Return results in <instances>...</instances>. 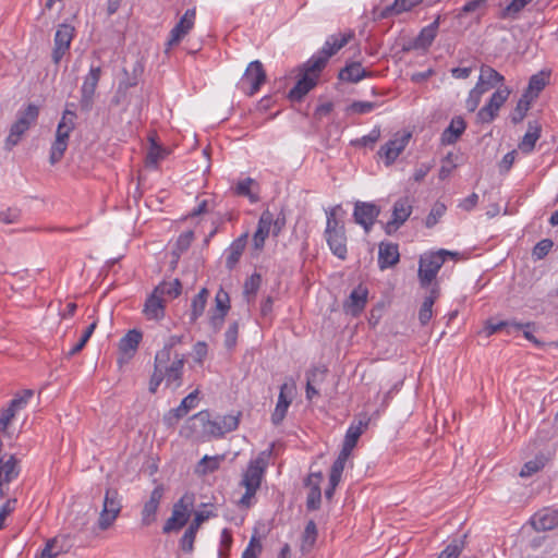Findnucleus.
Masks as SVG:
<instances>
[{"label":"nucleus","mask_w":558,"mask_h":558,"mask_svg":"<svg viewBox=\"0 0 558 558\" xmlns=\"http://www.w3.org/2000/svg\"><path fill=\"white\" fill-rule=\"evenodd\" d=\"M170 360L171 355H168L167 351H158L155 355L154 367L157 372L159 369L167 387L177 389L183 384L185 356L175 353L173 360Z\"/></svg>","instance_id":"1"},{"label":"nucleus","mask_w":558,"mask_h":558,"mask_svg":"<svg viewBox=\"0 0 558 558\" xmlns=\"http://www.w3.org/2000/svg\"><path fill=\"white\" fill-rule=\"evenodd\" d=\"M265 469L266 461L260 457L248 463L240 483L241 486L245 487V493L240 499L241 506L248 508L252 505V499L260 487Z\"/></svg>","instance_id":"2"},{"label":"nucleus","mask_w":558,"mask_h":558,"mask_svg":"<svg viewBox=\"0 0 558 558\" xmlns=\"http://www.w3.org/2000/svg\"><path fill=\"white\" fill-rule=\"evenodd\" d=\"M457 253L450 252L447 250H439L437 252H432L428 254H424L420 257L418 265V281L422 288H427L435 280L439 269L444 265L447 256H456Z\"/></svg>","instance_id":"3"},{"label":"nucleus","mask_w":558,"mask_h":558,"mask_svg":"<svg viewBox=\"0 0 558 558\" xmlns=\"http://www.w3.org/2000/svg\"><path fill=\"white\" fill-rule=\"evenodd\" d=\"M242 413L228 414L220 417L219 421L209 420L207 411H201L192 416L193 421L199 422L205 433L214 437H222L227 433L233 432L238 428Z\"/></svg>","instance_id":"4"},{"label":"nucleus","mask_w":558,"mask_h":558,"mask_svg":"<svg viewBox=\"0 0 558 558\" xmlns=\"http://www.w3.org/2000/svg\"><path fill=\"white\" fill-rule=\"evenodd\" d=\"M353 37V33H339L336 35H331L325 41L323 48L318 51V53L312 56L308 60V70L310 71H323L326 66L329 58L335 56L340 49H342Z\"/></svg>","instance_id":"5"},{"label":"nucleus","mask_w":558,"mask_h":558,"mask_svg":"<svg viewBox=\"0 0 558 558\" xmlns=\"http://www.w3.org/2000/svg\"><path fill=\"white\" fill-rule=\"evenodd\" d=\"M38 116L39 108L34 104H29L24 110L17 112L16 121L12 124L5 140V147L8 149H11L21 141L31 125L36 123Z\"/></svg>","instance_id":"6"},{"label":"nucleus","mask_w":558,"mask_h":558,"mask_svg":"<svg viewBox=\"0 0 558 558\" xmlns=\"http://www.w3.org/2000/svg\"><path fill=\"white\" fill-rule=\"evenodd\" d=\"M267 74L263 63L255 60L248 63L239 83V88L247 96L255 95L266 82Z\"/></svg>","instance_id":"7"},{"label":"nucleus","mask_w":558,"mask_h":558,"mask_svg":"<svg viewBox=\"0 0 558 558\" xmlns=\"http://www.w3.org/2000/svg\"><path fill=\"white\" fill-rule=\"evenodd\" d=\"M121 501L117 489L108 488L105 494L102 510L99 514L98 526L101 531L108 530L121 511Z\"/></svg>","instance_id":"8"},{"label":"nucleus","mask_w":558,"mask_h":558,"mask_svg":"<svg viewBox=\"0 0 558 558\" xmlns=\"http://www.w3.org/2000/svg\"><path fill=\"white\" fill-rule=\"evenodd\" d=\"M102 70L100 66L92 65L89 72L84 77L83 85L81 87V99L80 107L82 111L88 112L92 110L94 105V97L96 88L101 77Z\"/></svg>","instance_id":"9"},{"label":"nucleus","mask_w":558,"mask_h":558,"mask_svg":"<svg viewBox=\"0 0 558 558\" xmlns=\"http://www.w3.org/2000/svg\"><path fill=\"white\" fill-rule=\"evenodd\" d=\"M196 19V9H189L185 11L180 21L170 31L169 39L166 43L165 52L169 53L172 47L179 45V43L190 33L194 27Z\"/></svg>","instance_id":"10"},{"label":"nucleus","mask_w":558,"mask_h":558,"mask_svg":"<svg viewBox=\"0 0 558 558\" xmlns=\"http://www.w3.org/2000/svg\"><path fill=\"white\" fill-rule=\"evenodd\" d=\"M320 72L310 71L308 61L305 62L303 64V73L294 87L289 92L288 98L291 101H301L316 86Z\"/></svg>","instance_id":"11"},{"label":"nucleus","mask_w":558,"mask_h":558,"mask_svg":"<svg viewBox=\"0 0 558 558\" xmlns=\"http://www.w3.org/2000/svg\"><path fill=\"white\" fill-rule=\"evenodd\" d=\"M74 27L70 24H60L54 35V47L52 50V61L59 64L64 54L69 51L74 37Z\"/></svg>","instance_id":"12"},{"label":"nucleus","mask_w":558,"mask_h":558,"mask_svg":"<svg viewBox=\"0 0 558 558\" xmlns=\"http://www.w3.org/2000/svg\"><path fill=\"white\" fill-rule=\"evenodd\" d=\"M380 214V208L374 203L356 202L353 217L357 225H361L368 232Z\"/></svg>","instance_id":"13"},{"label":"nucleus","mask_w":558,"mask_h":558,"mask_svg":"<svg viewBox=\"0 0 558 558\" xmlns=\"http://www.w3.org/2000/svg\"><path fill=\"white\" fill-rule=\"evenodd\" d=\"M185 498L186 496H183L178 502L174 504L172 514L166 521L162 527L163 533L179 531L187 523L190 518V505L185 504Z\"/></svg>","instance_id":"14"},{"label":"nucleus","mask_w":558,"mask_h":558,"mask_svg":"<svg viewBox=\"0 0 558 558\" xmlns=\"http://www.w3.org/2000/svg\"><path fill=\"white\" fill-rule=\"evenodd\" d=\"M412 213V205L408 197L399 198L392 208V219L389 220L385 226L387 234H391L397 231L410 217Z\"/></svg>","instance_id":"15"},{"label":"nucleus","mask_w":558,"mask_h":558,"mask_svg":"<svg viewBox=\"0 0 558 558\" xmlns=\"http://www.w3.org/2000/svg\"><path fill=\"white\" fill-rule=\"evenodd\" d=\"M143 335L140 330L132 329L126 332L119 341L120 356L118 363L120 365L128 363L136 353Z\"/></svg>","instance_id":"16"},{"label":"nucleus","mask_w":558,"mask_h":558,"mask_svg":"<svg viewBox=\"0 0 558 558\" xmlns=\"http://www.w3.org/2000/svg\"><path fill=\"white\" fill-rule=\"evenodd\" d=\"M410 133H405L402 135L396 134L393 138H391L384 146H381L378 154L380 157L385 158V163L387 166L393 163L395 160L399 157V155L404 150L410 141Z\"/></svg>","instance_id":"17"},{"label":"nucleus","mask_w":558,"mask_h":558,"mask_svg":"<svg viewBox=\"0 0 558 558\" xmlns=\"http://www.w3.org/2000/svg\"><path fill=\"white\" fill-rule=\"evenodd\" d=\"M294 390L293 385L287 383L280 386L278 401L276 408L271 414V422L274 425H279L284 420L287 411L292 402V392Z\"/></svg>","instance_id":"18"},{"label":"nucleus","mask_w":558,"mask_h":558,"mask_svg":"<svg viewBox=\"0 0 558 558\" xmlns=\"http://www.w3.org/2000/svg\"><path fill=\"white\" fill-rule=\"evenodd\" d=\"M163 496L162 485H158L151 492L149 499L144 504L142 509V524L148 526L156 521V514Z\"/></svg>","instance_id":"19"},{"label":"nucleus","mask_w":558,"mask_h":558,"mask_svg":"<svg viewBox=\"0 0 558 558\" xmlns=\"http://www.w3.org/2000/svg\"><path fill=\"white\" fill-rule=\"evenodd\" d=\"M531 525L537 532H545L558 526V510L545 508L531 518Z\"/></svg>","instance_id":"20"},{"label":"nucleus","mask_w":558,"mask_h":558,"mask_svg":"<svg viewBox=\"0 0 558 558\" xmlns=\"http://www.w3.org/2000/svg\"><path fill=\"white\" fill-rule=\"evenodd\" d=\"M440 20L441 16L438 15L433 23L423 27L418 35L414 38L411 48L423 50L428 49L437 36Z\"/></svg>","instance_id":"21"},{"label":"nucleus","mask_w":558,"mask_h":558,"mask_svg":"<svg viewBox=\"0 0 558 558\" xmlns=\"http://www.w3.org/2000/svg\"><path fill=\"white\" fill-rule=\"evenodd\" d=\"M418 4H421L418 0H395L390 5L381 10L375 9L374 15L378 20H384L403 12H409Z\"/></svg>","instance_id":"22"},{"label":"nucleus","mask_w":558,"mask_h":558,"mask_svg":"<svg viewBox=\"0 0 558 558\" xmlns=\"http://www.w3.org/2000/svg\"><path fill=\"white\" fill-rule=\"evenodd\" d=\"M368 291L363 286H359L355 288L349 295L348 300L344 303V310L347 313L356 316L359 315L365 307L367 302Z\"/></svg>","instance_id":"23"},{"label":"nucleus","mask_w":558,"mask_h":558,"mask_svg":"<svg viewBox=\"0 0 558 558\" xmlns=\"http://www.w3.org/2000/svg\"><path fill=\"white\" fill-rule=\"evenodd\" d=\"M271 226L272 213L269 210L263 211L258 220L257 230L253 235V244L256 250H262L264 247L265 240L271 231Z\"/></svg>","instance_id":"24"},{"label":"nucleus","mask_w":558,"mask_h":558,"mask_svg":"<svg viewBox=\"0 0 558 558\" xmlns=\"http://www.w3.org/2000/svg\"><path fill=\"white\" fill-rule=\"evenodd\" d=\"M504 81V75H501L492 66L484 64L481 66V73L476 86L486 93L488 89L495 88L498 85H502Z\"/></svg>","instance_id":"25"},{"label":"nucleus","mask_w":558,"mask_h":558,"mask_svg":"<svg viewBox=\"0 0 558 558\" xmlns=\"http://www.w3.org/2000/svg\"><path fill=\"white\" fill-rule=\"evenodd\" d=\"M400 259L398 244L380 243L378 251V265L380 269H386L398 264Z\"/></svg>","instance_id":"26"},{"label":"nucleus","mask_w":558,"mask_h":558,"mask_svg":"<svg viewBox=\"0 0 558 558\" xmlns=\"http://www.w3.org/2000/svg\"><path fill=\"white\" fill-rule=\"evenodd\" d=\"M466 123L460 116L452 118L450 124L444 130L441 134V143L447 145L454 144L460 136L464 133Z\"/></svg>","instance_id":"27"},{"label":"nucleus","mask_w":558,"mask_h":558,"mask_svg":"<svg viewBox=\"0 0 558 558\" xmlns=\"http://www.w3.org/2000/svg\"><path fill=\"white\" fill-rule=\"evenodd\" d=\"M161 296L154 289L153 293L147 298L143 311L146 318L161 319L165 316V303Z\"/></svg>","instance_id":"28"},{"label":"nucleus","mask_w":558,"mask_h":558,"mask_svg":"<svg viewBox=\"0 0 558 558\" xmlns=\"http://www.w3.org/2000/svg\"><path fill=\"white\" fill-rule=\"evenodd\" d=\"M372 76V72L365 70L360 62H351L340 70L338 77L349 83H357L365 77Z\"/></svg>","instance_id":"29"},{"label":"nucleus","mask_w":558,"mask_h":558,"mask_svg":"<svg viewBox=\"0 0 558 558\" xmlns=\"http://www.w3.org/2000/svg\"><path fill=\"white\" fill-rule=\"evenodd\" d=\"M247 235L243 234L235 239L227 250L226 267L232 270L238 265L246 246Z\"/></svg>","instance_id":"30"},{"label":"nucleus","mask_w":558,"mask_h":558,"mask_svg":"<svg viewBox=\"0 0 558 558\" xmlns=\"http://www.w3.org/2000/svg\"><path fill=\"white\" fill-rule=\"evenodd\" d=\"M330 251L340 259L347 258L345 230L325 235Z\"/></svg>","instance_id":"31"},{"label":"nucleus","mask_w":558,"mask_h":558,"mask_svg":"<svg viewBox=\"0 0 558 558\" xmlns=\"http://www.w3.org/2000/svg\"><path fill=\"white\" fill-rule=\"evenodd\" d=\"M541 125L532 122H529L527 132L524 134L523 138L519 143V149L523 154H530L533 151L536 142L541 137Z\"/></svg>","instance_id":"32"},{"label":"nucleus","mask_w":558,"mask_h":558,"mask_svg":"<svg viewBox=\"0 0 558 558\" xmlns=\"http://www.w3.org/2000/svg\"><path fill=\"white\" fill-rule=\"evenodd\" d=\"M76 113L72 110L65 109L61 121L58 124L56 138L68 142L70 133L75 126Z\"/></svg>","instance_id":"33"},{"label":"nucleus","mask_w":558,"mask_h":558,"mask_svg":"<svg viewBox=\"0 0 558 558\" xmlns=\"http://www.w3.org/2000/svg\"><path fill=\"white\" fill-rule=\"evenodd\" d=\"M209 291L203 288L193 299L191 303V312L189 314L190 323L194 324L204 314L207 304Z\"/></svg>","instance_id":"34"},{"label":"nucleus","mask_w":558,"mask_h":558,"mask_svg":"<svg viewBox=\"0 0 558 558\" xmlns=\"http://www.w3.org/2000/svg\"><path fill=\"white\" fill-rule=\"evenodd\" d=\"M532 101H533V96H529V94H523L521 96V98L519 99L515 108L513 109V111L510 116L511 122L513 124H518L521 121H523V119L526 116V112L529 111V109L531 107Z\"/></svg>","instance_id":"35"},{"label":"nucleus","mask_w":558,"mask_h":558,"mask_svg":"<svg viewBox=\"0 0 558 558\" xmlns=\"http://www.w3.org/2000/svg\"><path fill=\"white\" fill-rule=\"evenodd\" d=\"M548 458H546L544 454L536 456L533 460H530L524 463L520 471L521 477H530L533 474L541 471L547 463Z\"/></svg>","instance_id":"36"},{"label":"nucleus","mask_w":558,"mask_h":558,"mask_svg":"<svg viewBox=\"0 0 558 558\" xmlns=\"http://www.w3.org/2000/svg\"><path fill=\"white\" fill-rule=\"evenodd\" d=\"M546 80L547 77L543 72L532 75L527 88L523 94H529V96H533L534 100L538 96V94L545 88L547 84Z\"/></svg>","instance_id":"37"},{"label":"nucleus","mask_w":558,"mask_h":558,"mask_svg":"<svg viewBox=\"0 0 558 558\" xmlns=\"http://www.w3.org/2000/svg\"><path fill=\"white\" fill-rule=\"evenodd\" d=\"M533 0H512L500 12L501 19H517L519 13Z\"/></svg>","instance_id":"38"},{"label":"nucleus","mask_w":558,"mask_h":558,"mask_svg":"<svg viewBox=\"0 0 558 558\" xmlns=\"http://www.w3.org/2000/svg\"><path fill=\"white\" fill-rule=\"evenodd\" d=\"M317 538V527L313 520L308 521L302 537V550L308 551L313 548Z\"/></svg>","instance_id":"39"},{"label":"nucleus","mask_w":558,"mask_h":558,"mask_svg":"<svg viewBox=\"0 0 558 558\" xmlns=\"http://www.w3.org/2000/svg\"><path fill=\"white\" fill-rule=\"evenodd\" d=\"M181 282L179 279H174L173 281L167 282L162 281L160 282L156 288V292H158L161 295H169L171 298H177L181 293Z\"/></svg>","instance_id":"40"},{"label":"nucleus","mask_w":558,"mask_h":558,"mask_svg":"<svg viewBox=\"0 0 558 558\" xmlns=\"http://www.w3.org/2000/svg\"><path fill=\"white\" fill-rule=\"evenodd\" d=\"M531 326H533L532 323L521 324V323H517V322H504V320L498 322V323H493L492 320H489V322H487L486 330H487L488 335H493V333L500 331L501 329H504L506 327H512L515 330H521L524 327H531Z\"/></svg>","instance_id":"41"},{"label":"nucleus","mask_w":558,"mask_h":558,"mask_svg":"<svg viewBox=\"0 0 558 558\" xmlns=\"http://www.w3.org/2000/svg\"><path fill=\"white\" fill-rule=\"evenodd\" d=\"M222 457H208L205 456L203 459L198 462L197 465V472L202 474L213 473L216 470L219 469L220 462L222 461Z\"/></svg>","instance_id":"42"},{"label":"nucleus","mask_w":558,"mask_h":558,"mask_svg":"<svg viewBox=\"0 0 558 558\" xmlns=\"http://www.w3.org/2000/svg\"><path fill=\"white\" fill-rule=\"evenodd\" d=\"M256 184L255 180L252 178H246L242 181H239L235 186V194L239 196L247 197L252 203L258 201V196L251 191V186Z\"/></svg>","instance_id":"43"},{"label":"nucleus","mask_w":558,"mask_h":558,"mask_svg":"<svg viewBox=\"0 0 558 558\" xmlns=\"http://www.w3.org/2000/svg\"><path fill=\"white\" fill-rule=\"evenodd\" d=\"M215 303L216 306L214 310H210L209 312L215 313H223L228 314L230 311V296L227 291H225L222 288L218 290L215 296Z\"/></svg>","instance_id":"44"},{"label":"nucleus","mask_w":558,"mask_h":558,"mask_svg":"<svg viewBox=\"0 0 558 558\" xmlns=\"http://www.w3.org/2000/svg\"><path fill=\"white\" fill-rule=\"evenodd\" d=\"M366 426L367 423H363L362 421H360L356 425L352 424L347 430L343 442L355 447L360 436L363 433V428Z\"/></svg>","instance_id":"45"},{"label":"nucleus","mask_w":558,"mask_h":558,"mask_svg":"<svg viewBox=\"0 0 558 558\" xmlns=\"http://www.w3.org/2000/svg\"><path fill=\"white\" fill-rule=\"evenodd\" d=\"M499 107L488 101L487 105L482 107L477 112V120L481 123H490L498 114Z\"/></svg>","instance_id":"46"},{"label":"nucleus","mask_w":558,"mask_h":558,"mask_svg":"<svg viewBox=\"0 0 558 558\" xmlns=\"http://www.w3.org/2000/svg\"><path fill=\"white\" fill-rule=\"evenodd\" d=\"M239 328L240 325L238 320L231 322L228 325V328L225 332V347L228 350H232L236 345Z\"/></svg>","instance_id":"47"},{"label":"nucleus","mask_w":558,"mask_h":558,"mask_svg":"<svg viewBox=\"0 0 558 558\" xmlns=\"http://www.w3.org/2000/svg\"><path fill=\"white\" fill-rule=\"evenodd\" d=\"M464 548L463 539H453L438 556V558H459Z\"/></svg>","instance_id":"48"},{"label":"nucleus","mask_w":558,"mask_h":558,"mask_svg":"<svg viewBox=\"0 0 558 558\" xmlns=\"http://www.w3.org/2000/svg\"><path fill=\"white\" fill-rule=\"evenodd\" d=\"M168 151L166 148L151 140V144L147 154V163L156 166L159 160L166 157Z\"/></svg>","instance_id":"49"},{"label":"nucleus","mask_w":558,"mask_h":558,"mask_svg":"<svg viewBox=\"0 0 558 558\" xmlns=\"http://www.w3.org/2000/svg\"><path fill=\"white\" fill-rule=\"evenodd\" d=\"M262 283V276L257 272L251 275L244 282L243 292L246 296H255Z\"/></svg>","instance_id":"50"},{"label":"nucleus","mask_w":558,"mask_h":558,"mask_svg":"<svg viewBox=\"0 0 558 558\" xmlns=\"http://www.w3.org/2000/svg\"><path fill=\"white\" fill-rule=\"evenodd\" d=\"M343 230H345L343 222L340 221L339 219H337V217H336V208L330 209L327 213V223H326L325 235L331 234L335 232H339V231H343Z\"/></svg>","instance_id":"51"},{"label":"nucleus","mask_w":558,"mask_h":558,"mask_svg":"<svg viewBox=\"0 0 558 558\" xmlns=\"http://www.w3.org/2000/svg\"><path fill=\"white\" fill-rule=\"evenodd\" d=\"M68 148V142L56 138L50 150V163L59 162Z\"/></svg>","instance_id":"52"},{"label":"nucleus","mask_w":558,"mask_h":558,"mask_svg":"<svg viewBox=\"0 0 558 558\" xmlns=\"http://www.w3.org/2000/svg\"><path fill=\"white\" fill-rule=\"evenodd\" d=\"M97 326V323L94 322L92 323L87 328L86 330L84 331V333L82 335L81 339L78 340V342L68 352V356L71 357V356H74L75 354H77L80 351L83 350V348L85 347V344L87 343V341L89 340V338L92 337L95 328Z\"/></svg>","instance_id":"53"},{"label":"nucleus","mask_w":558,"mask_h":558,"mask_svg":"<svg viewBox=\"0 0 558 558\" xmlns=\"http://www.w3.org/2000/svg\"><path fill=\"white\" fill-rule=\"evenodd\" d=\"M377 107L376 102L372 101H353L347 107L348 113L364 114L373 111Z\"/></svg>","instance_id":"54"},{"label":"nucleus","mask_w":558,"mask_h":558,"mask_svg":"<svg viewBox=\"0 0 558 558\" xmlns=\"http://www.w3.org/2000/svg\"><path fill=\"white\" fill-rule=\"evenodd\" d=\"M554 242L550 239H543L534 246L532 256L535 259H543L551 250Z\"/></svg>","instance_id":"55"},{"label":"nucleus","mask_w":558,"mask_h":558,"mask_svg":"<svg viewBox=\"0 0 558 558\" xmlns=\"http://www.w3.org/2000/svg\"><path fill=\"white\" fill-rule=\"evenodd\" d=\"M197 532L187 527L180 539V547L184 553H192Z\"/></svg>","instance_id":"56"},{"label":"nucleus","mask_w":558,"mask_h":558,"mask_svg":"<svg viewBox=\"0 0 558 558\" xmlns=\"http://www.w3.org/2000/svg\"><path fill=\"white\" fill-rule=\"evenodd\" d=\"M433 301L429 299H424L420 311H418V320L421 325L425 326L429 323L433 317Z\"/></svg>","instance_id":"57"},{"label":"nucleus","mask_w":558,"mask_h":558,"mask_svg":"<svg viewBox=\"0 0 558 558\" xmlns=\"http://www.w3.org/2000/svg\"><path fill=\"white\" fill-rule=\"evenodd\" d=\"M322 501V490L320 488H310V492L307 494L306 498V508L311 511L317 510L320 506Z\"/></svg>","instance_id":"58"},{"label":"nucleus","mask_w":558,"mask_h":558,"mask_svg":"<svg viewBox=\"0 0 558 558\" xmlns=\"http://www.w3.org/2000/svg\"><path fill=\"white\" fill-rule=\"evenodd\" d=\"M446 211V206L444 204H436L430 213L428 214V216L426 217V221H425V225L427 228H432L434 227L438 219L445 214Z\"/></svg>","instance_id":"59"},{"label":"nucleus","mask_w":558,"mask_h":558,"mask_svg":"<svg viewBox=\"0 0 558 558\" xmlns=\"http://www.w3.org/2000/svg\"><path fill=\"white\" fill-rule=\"evenodd\" d=\"M227 315L228 314L209 312L208 324L213 332L218 333L221 330Z\"/></svg>","instance_id":"60"},{"label":"nucleus","mask_w":558,"mask_h":558,"mask_svg":"<svg viewBox=\"0 0 558 558\" xmlns=\"http://www.w3.org/2000/svg\"><path fill=\"white\" fill-rule=\"evenodd\" d=\"M57 538L49 539L41 550L40 558H57L62 551V548H57Z\"/></svg>","instance_id":"61"},{"label":"nucleus","mask_w":558,"mask_h":558,"mask_svg":"<svg viewBox=\"0 0 558 558\" xmlns=\"http://www.w3.org/2000/svg\"><path fill=\"white\" fill-rule=\"evenodd\" d=\"M327 368L326 367H312L306 373V381L314 383L316 385L320 384L326 376Z\"/></svg>","instance_id":"62"},{"label":"nucleus","mask_w":558,"mask_h":558,"mask_svg":"<svg viewBox=\"0 0 558 558\" xmlns=\"http://www.w3.org/2000/svg\"><path fill=\"white\" fill-rule=\"evenodd\" d=\"M452 154L449 153L444 159L439 169L438 177L440 180H446L451 174L452 170L457 167L452 161Z\"/></svg>","instance_id":"63"},{"label":"nucleus","mask_w":558,"mask_h":558,"mask_svg":"<svg viewBox=\"0 0 558 558\" xmlns=\"http://www.w3.org/2000/svg\"><path fill=\"white\" fill-rule=\"evenodd\" d=\"M262 550L260 542L253 536L248 543V546L242 553L241 558H257L258 553Z\"/></svg>","instance_id":"64"}]
</instances>
